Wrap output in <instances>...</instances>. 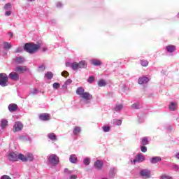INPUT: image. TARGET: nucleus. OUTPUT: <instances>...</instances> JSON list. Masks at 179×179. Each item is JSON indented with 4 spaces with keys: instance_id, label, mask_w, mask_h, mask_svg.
I'll use <instances>...</instances> for the list:
<instances>
[{
    "instance_id": "5701e85b",
    "label": "nucleus",
    "mask_w": 179,
    "mask_h": 179,
    "mask_svg": "<svg viewBox=\"0 0 179 179\" xmlns=\"http://www.w3.org/2000/svg\"><path fill=\"white\" fill-rule=\"evenodd\" d=\"M76 93L77 94H78V96H80L81 97L85 94V89H83V87H80L77 88Z\"/></svg>"
},
{
    "instance_id": "dca6fc26",
    "label": "nucleus",
    "mask_w": 179,
    "mask_h": 179,
    "mask_svg": "<svg viewBox=\"0 0 179 179\" xmlns=\"http://www.w3.org/2000/svg\"><path fill=\"white\" fill-rule=\"evenodd\" d=\"M9 78H10V79H11V80L17 81V80H19V74H17V73H16V72H11L9 74Z\"/></svg>"
},
{
    "instance_id": "6e6552de",
    "label": "nucleus",
    "mask_w": 179,
    "mask_h": 179,
    "mask_svg": "<svg viewBox=\"0 0 179 179\" xmlns=\"http://www.w3.org/2000/svg\"><path fill=\"white\" fill-rule=\"evenodd\" d=\"M142 162H145V156L142 154H138L136 159L131 161V163L135 164V163H142Z\"/></svg>"
},
{
    "instance_id": "7c9ffc66",
    "label": "nucleus",
    "mask_w": 179,
    "mask_h": 179,
    "mask_svg": "<svg viewBox=\"0 0 179 179\" xmlns=\"http://www.w3.org/2000/svg\"><path fill=\"white\" fill-rule=\"evenodd\" d=\"M106 85H107V83L104 80H100L98 83V86H99V87H103Z\"/></svg>"
},
{
    "instance_id": "f03ea898",
    "label": "nucleus",
    "mask_w": 179,
    "mask_h": 179,
    "mask_svg": "<svg viewBox=\"0 0 179 179\" xmlns=\"http://www.w3.org/2000/svg\"><path fill=\"white\" fill-rule=\"evenodd\" d=\"M81 97L83 99V100H81V103H83V106H86L87 107H90V106H92L90 100L93 99V96L90 94V93L84 92Z\"/></svg>"
},
{
    "instance_id": "37998d69",
    "label": "nucleus",
    "mask_w": 179,
    "mask_h": 179,
    "mask_svg": "<svg viewBox=\"0 0 179 179\" xmlns=\"http://www.w3.org/2000/svg\"><path fill=\"white\" fill-rule=\"evenodd\" d=\"M88 83H93L94 82V76H91L87 80Z\"/></svg>"
},
{
    "instance_id": "a18cd8bd",
    "label": "nucleus",
    "mask_w": 179,
    "mask_h": 179,
    "mask_svg": "<svg viewBox=\"0 0 179 179\" xmlns=\"http://www.w3.org/2000/svg\"><path fill=\"white\" fill-rule=\"evenodd\" d=\"M62 76H64V78H68L69 76V73L66 71H64L62 72Z\"/></svg>"
},
{
    "instance_id": "a211bd4d",
    "label": "nucleus",
    "mask_w": 179,
    "mask_h": 179,
    "mask_svg": "<svg viewBox=\"0 0 179 179\" xmlns=\"http://www.w3.org/2000/svg\"><path fill=\"white\" fill-rule=\"evenodd\" d=\"M39 118L41 121H50V114L43 113L40 115Z\"/></svg>"
},
{
    "instance_id": "4d7b16f0",
    "label": "nucleus",
    "mask_w": 179,
    "mask_h": 179,
    "mask_svg": "<svg viewBox=\"0 0 179 179\" xmlns=\"http://www.w3.org/2000/svg\"><path fill=\"white\" fill-rule=\"evenodd\" d=\"M62 87L63 89H67L68 88V85L64 83V84L62 86Z\"/></svg>"
},
{
    "instance_id": "a19ab883",
    "label": "nucleus",
    "mask_w": 179,
    "mask_h": 179,
    "mask_svg": "<svg viewBox=\"0 0 179 179\" xmlns=\"http://www.w3.org/2000/svg\"><path fill=\"white\" fill-rule=\"evenodd\" d=\"M102 129H103V132H110V126H103L102 127Z\"/></svg>"
},
{
    "instance_id": "4c0bfd02",
    "label": "nucleus",
    "mask_w": 179,
    "mask_h": 179,
    "mask_svg": "<svg viewBox=\"0 0 179 179\" xmlns=\"http://www.w3.org/2000/svg\"><path fill=\"white\" fill-rule=\"evenodd\" d=\"M141 65L142 66H148L149 65V62H148V60H141Z\"/></svg>"
},
{
    "instance_id": "680f3d73",
    "label": "nucleus",
    "mask_w": 179,
    "mask_h": 179,
    "mask_svg": "<svg viewBox=\"0 0 179 179\" xmlns=\"http://www.w3.org/2000/svg\"><path fill=\"white\" fill-rule=\"evenodd\" d=\"M10 37H13V34H10Z\"/></svg>"
},
{
    "instance_id": "b1692460",
    "label": "nucleus",
    "mask_w": 179,
    "mask_h": 179,
    "mask_svg": "<svg viewBox=\"0 0 179 179\" xmlns=\"http://www.w3.org/2000/svg\"><path fill=\"white\" fill-rule=\"evenodd\" d=\"M45 78H46V79H48V80H51V79L54 78V73H52V72L51 71H48L45 74Z\"/></svg>"
},
{
    "instance_id": "aec40b11",
    "label": "nucleus",
    "mask_w": 179,
    "mask_h": 179,
    "mask_svg": "<svg viewBox=\"0 0 179 179\" xmlns=\"http://www.w3.org/2000/svg\"><path fill=\"white\" fill-rule=\"evenodd\" d=\"M178 104L176 102H171L169 106L170 111H176L177 110Z\"/></svg>"
},
{
    "instance_id": "9b49d317",
    "label": "nucleus",
    "mask_w": 179,
    "mask_h": 179,
    "mask_svg": "<svg viewBox=\"0 0 179 179\" xmlns=\"http://www.w3.org/2000/svg\"><path fill=\"white\" fill-rule=\"evenodd\" d=\"M17 154L13 152H10L8 154V160H10V162H16L18 159Z\"/></svg>"
},
{
    "instance_id": "49530a36",
    "label": "nucleus",
    "mask_w": 179,
    "mask_h": 179,
    "mask_svg": "<svg viewBox=\"0 0 179 179\" xmlns=\"http://www.w3.org/2000/svg\"><path fill=\"white\" fill-rule=\"evenodd\" d=\"M23 50H24V48L23 47H19L16 49L15 52L19 53V52H22Z\"/></svg>"
},
{
    "instance_id": "e433bc0d",
    "label": "nucleus",
    "mask_w": 179,
    "mask_h": 179,
    "mask_svg": "<svg viewBox=\"0 0 179 179\" xmlns=\"http://www.w3.org/2000/svg\"><path fill=\"white\" fill-rule=\"evenodd\" d=\"M149 141L148 140V137H144L142 138V141H141V145H148Z\"/></svg>"
},
{
    "instance_id": "6ab92c4d",
    "label": "nucleus",
    "mask_w": 179,
    "mask_h": 179,
    "mask_svg": "<svg viewBox=\"0 0 179 179\" xmlns=\"http://www.w3.org/2000/svg\"><path fill=\"white\" fill-rule=\"evenodd\" d=\"M69 162L73 164H76V163H78V157H76V155L73 154L70 155Z\"/></svg>"
},
{
    "instance_id": "39448f33",
    "label": "nucleus",
    "mask_w": 179,
    "mask_h": 179,
    "mask_svg": "<svg viewBox=\"0 0 179 179\" xmlns=\"http://www.w3.org/2000/svg\"><path fill=\"white\" fill-rule=\"evenodd\" d=\"M8 79L9 78L6 73H0V86H1V87H6V86H8Z\"/></svg>"
},
{
    "instance_id": "423d86ee",
    "label": "nucleus",
    "mask_w": 179,
    "mask_h": 179,
    "mask_svg": "<svg viewBox=\"0 0 179 179\" xmlns=\"http://www.w3.org/2000/svg\"><path fill=\"white\" fill-rule=\"evenodd\" d=\"M48 162L52 166H57L58 163L59 162V158H58V156L56 155H51L48 157Z\"/></svg>"
},
{
    "instance_id": "bf43d9fd",
    "label": "nucleus",
    "mask_w": 179,
    "mask_h": 179,
    "mask_svg": "<svg viewBox=\"0 0 179 179\" xmlns=\"http://www.w3.org/2000/svg\"><path fill=\"white\" fill-rule=\"evenodd\" d=\"M55 20H51V23H55Z\"/></svg>"
},
{
    "instance_id": "de8ad7c7",
    "label": "nucleus",
    "mask_w": 179,
    "mask_h": 179,
    "mask_svg": "<svg viewBox=\"0 0 179 179\" xmlns=\"http://www.w3.org/2000/svg\"><path fill=\"white\" fill-rule=\"evenodd\" d=\"M10 3H6L5 6H4V9L6 10H8V9H10Z\"/></svg>"
},
{
    "instance_id": "4468645a",
    "label": "nucleus",
    "mask_w": 179,
    "mask_h": 179,
    "mask_svg": "<svg viewBox=\"0 0 179 179\" xmlns=\"http://www.w3.org/2000/svg\"><path fill=\"white\" fill-rule=\"evenodd\" d=\"M8 108L10 113H15V111H17L18 107L16 103H10L8 105Z\"/></svg>"
},
{
    "instance_id": "3c124183",
    "label": "nucleus",
    "mask_w": 179,
    "mask_h": 179,
    "mask_svg": "<svg viewBox=\"0 0 179 179\" xmlns=\"http://www.w3.org/2000/svg\"><path fill=\"white\" fill-rule=\"evenodd\" d=\"M56 6H57V8H62L63 4H62V3H61V2H57V3H56Z\"/></svg>"
},
{
    "instance_id": "0eeeda50",
    "label": "nucleus",
    "mask_w": 179,
    "mask_h": 179,
    "mask_svg": "<svg viewBox=\"0 0 179 179\" xmlns=\"http://www.w3.org/2000/svg\"><path fill=\"white\" fill-rule=\"evenodd\" d=\"M23 129V124L21 122H15L13 126V131L19 132Z\"/></svg>"
},
{
    "instance_id": "79ce46f5",
    "label": "nucleus",
    "mask_w": 179,
    "mask_h": 179,
    "mask_svg": "<svg viewBox=\"0 0 179 179\" xmlns=\"http://www.w3.org/2000/svg\"><path fill=\"white\" fill-rule=\"evenodd\" d=\"M171 169L173 170H175V171H178L179 166L176 164H173L172 166H171Z\"/></svg>"
},
{
    "instance_id": "f704fd0d",
    "label": "nucleus",
    "mask_w": 179,
    "mask_h": 179,
    "mask_svg": "<svg viewBox=\"0 0 179 179\" xmlns=\"http://www.w3.org/2000/svg\"><path fill=\"white\" fill-rule=\"evenodd\" d=\"M59 87H61V84H59V83H53V89H55V90H58Z\"/></svg>"
},
{
    "instance_id": "09e8293b",
    "label": "nucleus",
    "mask_w": 179,
    "mask_h": 179,
    "mask_svg": "<svg viewBox=\"0 0 179 179\" xmlns=\"http://www.w3.org/2000/svg\"><path fill=\"white\" fill-rule=\"evenodd\" d=\"M64 83H65L67 86H69V85H71V83H72V80L68 79Z\"/></svg>"
},
{
    "instance_id": "bb28decb",
    "label": "nucleus",
    "mask_w": 179,
    "mask_h": 179,
    "mask_svg": "<svg viewBox=\"0 0 179 179\" xmlns=\"http://www.w3.org/2000/svg\"><path fill=\"white\" fill-rule=\"evenodd\" d=\"M113 125H117V127H120L121 125V124H122V120L114 119L113 120Z\"/></svg>"
},
{
    "instance_id": "f3484780",
    "label": "nucleus",
    "mask_w": 179,
    "mask_h": 179,
    "mask_svg": "<svg viewBox=\"0 0 179 179\" xmlns=\"http://www.w3.org/2000/svg\"><path fill=\"white\" fill-rule=\"evenodd\" d=\"M166 52L169 54H172V52H174L176 51V46L173 45H169L166 46Z\"/></svg>"
},
{
    "instance_id": "5fc2aeb1",
    "label": "nucleus",
    "mask_w": 179,
    "mask_h": 179,
    "mask_svg": "<svg viewBox=\"0 0 179 179\" xmlns=\"http://www.w3.org/2000/svg\"><path fill=\"white\" fill-rule=\"evenodd\" d=\"M66 66H67V67H69V66H70V68H72V63H71V62H66Z\"/></svg>"
},
{
    "instance_id": "4be33fe9",
    "label": "nucleus",
    "mask_w": 179,
    "mask_h": 179,
    "mask_svg": "<svg viewBox=\"0 0 179 179\" xmlns=\"http://www.w3.org/2000/svg\"><path fill=\"white\" fill-rule=\"evenodd\" d=\"M82 132V128L80 127H76L73 129V134L75 135V136H78L79 134Z\"/></svg>"
},
{
    "instance_id": "2f4dec72",
    "label": "nucleus",
    "mask_w": 179,
    "mask_h": 179,
    "mask_svg": "<svg viewBox=\"0 0 179 179\" xmlns=\"http://www.w3.org/2000/svg\"><path fill=\"white\" fill-rule=\"evenodd\" d=\"M91 160L90 157H85L83 159V164H85V166H89V164H90Z\"/></svg>"
},
{
    "instance_id": "e2e57ef3",
    "label": "nucleus",
    "mask_w": 179,
    "mask_h": 179,
    "mask_svg": "<svg viewBox=\"0 0 179 179\" xmlns=\"http://www.w3.org/2000/svg\"><path fill=\"white\" fill-rule=\"evenodd\" d=\"M47 50L46 48H43V51H45Z\"/></svg>"
},
{
    "instance_id": "c85d7f7f",
    "label": "nucleus",
    "mask_w": 179,
    "mask_h": 179,
    "mask_svg": "<svg viewBox=\"0 0 179 179\" xmlns=\"http://www.w3.org/2000/svg\"><path fill=\"white\" fill-rule=\"evenodd\" d=\"M15 61V62H17V64H22V62H24V57H16Z\"/></svg>"
},
{
    "instance_id": "a878e982",
    "label": "nucleus",
    "mask_w": 179,
    "mask_h": 179,
    "mask_svg": "<svg viewBox=\"0 0 179 179\" xmlns=\"http://www.w3.org/2000/svg\"><path fill=\"white\" fill-rule=\"evenodd\" d=\"M7 127H8V120L5 119L1 120V129H4V128H6Z\"/></svg>"
},
{
    "instance_id": "ddd939ff",
    "label": "nucleus",
    "mask_w": 179,
    "mask_h": 179,
    "mask_svg": "<svg viewBox=\"0 0 179 179\" xmlns=\"http://www.w3.org/2000/svg\"><path fill=\"white\" fill-rule=\"evenodd\" d=\"M15 72H18V73H24V72H26L27 71V67L25 66H18L15 67Z\"/></svg>"
},
{
    "instance_id": "473e14b6",
    "label": "nucleus",
    "mask_w": 179,
    "mask_h": 179,
    "mask_svg": "<svg viewBox=\"0 0 179 179\" xmlns=\"http://www.w3.org/2000/svg\"><path fill=\"white\" fill-rule=\"evenodd\" d=\"M18 159L22 160V162H27V156H24L23 154H19Z\"/></svg>"
},
{
    "instance_id": "c756f323",
    "label": "nucleus",
    "mask_w": 179,
    "mask_h": 179,
    "mask_svg": "<svg viewBox=\"0 0 179 179\" xmlns=\"http://www.w3.org/2000/svg\"><path fill=\"white\" fill-rule=\"evenodd\" d=\"M48 137L49 138V139H50L51 141H56L57 140V136H55V134L54 133H50L48 135Z\"/></svg>"
},
{
    "instance_id": "20e7f679",
    "label": "nucleus",
    "mask_w": 179,
    "mask_h": 179,
    "mask_svg": "<svg viewBox=\"0 0 179 179\" xmlns=\"http://www.w3.org/2000/svg\"><path fill=\"white\" fill-rule=\"evenodd\" d=\"M139 176L143 179L151 178L152 171L148 169H141L139 172Z\"/></svg>"
},
{
    "instance_id": "1a4fd4ad",
    "label": "nucleus",
    "mask_w": 179,
    "mask_h": 179,
    "mask_svg": "<svg viewBox=\"0 0 179 179\" xmlns=\"http://www.w3.org/2000/svg\"><path fill=\"white\" fill-rule=\"evenodd\" d=\"M117 171H118L117 167H111L108 173L109 178H115V176H117Z\"/></svg>"
},
{
    "instance_id": "f8f14e48",
    "label": "nucleus",
    "mask_w": 179,
    "mask_h": 179,
    "mask_svg": "<svg viewBox=\"0 0 179 179\" xmlns=\"http://www.w3.org/2000/svg\"><path fill=\"white\" fill-rule=\"evenodd\" d=\"M160 162H162V157L155 156L150 159L151 164H157V163H160Z\"/></svg>"
},
{
    "instance_id": "393cba45",
    "label": "nucleus",
    "mask_w": 179,
    "mask_h": 179,
    "mask_svg": "<svg viewBox=\"0 0 179 179\" xmlns=\"http://www.w3.org/2000/svg\"><path fill=\"white\" fill-rule=\"evenodd\" d=\"M124 108V106L121 103H118V104H116L114 110L115 111H116L117 113L121 111V110H122V108Z\"/></svg>"
},
{
    "instance_id": "412c9836",
    "label": "nucleus",
    "mask_w": 179,
    "mask_h": 179,
    "mask_svg": "<svg viewBox=\"0 0 179 179\" xmlns=\"http://www.w3.org/2000/svg\"><path fill=\"white\" fill-rule=\"evenodd\" d=\"M92 65H94V66H100L101 65V61L96 59H93L90 61Z\"/></svg>"
},
{
    "instance_id": "ea45409f",
    "label": "nucleus",
    "mask_w": 179,
    "mask_h": 179,
    "mask_svg": "<svg viewBox=\"0 0 179 179\" xmlns=\"http://www.w3.org/2000/svg\"><path fill=\"white\" fill-rule=\"evenodd\" d=\"M131 108H133L134 110H139L140 108L139 103H134L133 105H131Z\"/></svg>"
},
{
    "instance_id": "6e6d98bb",
    "label": "nucleus",
    "mask_w": 179,
    "mask_h": 179,
    "mask_svg": "<svg viewBox=\"0 0 179 179\" xmlns=\"http://www.w3.org/2000/svg\"><path fill=\"white\" fill-rule=\"evenodd\" d=\"M78 178V176L76 175H72L71 176L69 177V179H76Z\"/></svg>"
},
{
    "instance_id": "13d9d810",
    "label": "nucleus",
    "mask_w": 179,
    "mask_h": 179,
    "mask_svg": "<svg viewBox=\"0 0 179 179\" xmlns=\"http://www.w3.org/2000/svg\"><path fill=\"white\" fill-rule=\"evenodd\" d=\"M176 157L179 159V152L176 155Z\"/></svg>"
},
{
    "instance_id": "c9c22d12",
    "label": "nucleus",
    "mask_w": 179,
    "mask_h": 179,
    "mask_svg": "<svg viewBox=\"0 0 179 179\" xmlns=\"http://www.w3.org/2000/svg\"><path fill=\"white\" fill-rule=\"evenodd\" d=\"M40 92L41 91L37 89H34L30 91V94H33L34 96L36 94H38V93H40Z\"/></svg>"
},
{
    "instance_id": "58836bf2",
    "label": "nucleus",
    "mask_w": 179,
    "mask_h": 179,
    "mask_svg": "<svg viewBox=\"0 0 179 179\" xmlns=\"http://www.w3.org/2000/svg\"><path fill=\"white\" fill-rule=\"evenodd\" d=\"M38 72H44L45 71V66L44 64L40 65L38 69Z\"/></svg>"
},
{
    "instance_id": "2eb2a0df",
    "label": "nucleus",
    "mask_w": 179,
    "mask_h": 179,
    "mask_svg": "<svg viewBox=\"0 0 179 179\" xmlns=\"http://www.w3.org/2000/svg\"><path fill=\"white\" fill-rule=\"evenodd\" d=\"M149 82V78L146 76L140 77L138 78V84L139 85H145Z\"/></svg>"
},
{
    "instance_id": "603ef678",
    "label": "nucleus",
    "mask_w": 179,
    "mask_h": 179,
    "mask_svg": "<svg viewBox=\"0 0 179 179\" xmlns=\"http://www.w3.org/2000/svg\"><path fill=\"white\" fill-rule=\"evenodd\" d=\"M170 178H170V176H166V175L161 176V179H170Z\"/></svg>"
},
{
    "instance_id": "864d4df0",
    "label": "nucleus",
    "mask_w": 179,
    "mask_h": 179,
    "mask_svg": "<svg viewBox=\"0 0 179 179\" xmlns=\"http://www.w3.org/2000/svg\"><path fill=\"white\" fill-rule=\"evenodd\" d=\"M10 15H12V12L10 10L6 11L5 13L6 16H10Z\"/></svg>"
},
{
    "instance_id": "f257e3e1",
    "label": "nucleus",
    "mask_w": 179,
    "mask_h": 179,
    "mask_svg": "<svg viewBox=\"0 0 179 179\" xmlns=\"http://www.w3.org/2000/svg\"><path fill=\"white\" fill-rule=\"evenodd\" d=\"M40 47H41V44L27 43L24 46V50L29 54H34L39 50Z\"/></svg>"
},
{
    "instance_id": "cd10ccee",
    "label": "nucleus",
    "mask_w": 179,
    "mask_h": 179,
    "mask_svg": "<svg viewBox=\"0 0 179 179\" xmlns=\"http://www.w3.org/2000/svg\"><path fill=\"white\" fill-rule=\"evenodd\" d=\"M34 160V157L33 156V154L28 153L27 155V162H33Z\"/></svg>"
},
{
    "instance_id": "052dcab7",
    "label": "nucleus",
    "mask_w": 179,
    "mask_h": 179,
    "mask_svg": "<svg viewBox=\"0 0 179 179\" xmlns=\"http://www.w3.org/2000/svg\"><path fill=\"white\" fill-rule=\"evenodd\" d=\"M28 2H33L34 0H27Z\"/></svg>"
},
{
    "instance_id": "8fccbe9b",
    "label": "nucleus",
    "mask_w": 179,
    "mask_h": 179,
    "mask_svg": "<svg viewBox=\"0 0 179 179\" xmlns=\"http://www.w3.org/2000/svg\"><path fill=\"white\" fill-rule=\"evenodd\" d=\"M0 179H12L9 177V176L7 175H3V176L1 177Z\"/></svg>"
},
{
    "instance_id": "72a5a7b5",
    "label": "nucleus",
    "mask_w": 179,
    "mask_h": 179,
    "mask_svg": "<svg viewBox=\"0 0 179 179\" xmlns=\"http://www.w3.org/2000/svg\"><path fill=\"white\" fill-rule=\"evenodd\" d=\"M4 45V50H10V48H12V45L8 42H4L3 43Z\"/></svg>"
},
{
    "instance_id": "7ed1b4c3",
    "label": "nucleus",
    "mask_w": 179,
    "mask_h": 179,
    "mask_svg": "<svg viewBox=\"0 0 179 179\" xmlns=\"http://www.w3.org/2000/svg\"><path fill=\"white\" fill-rule=\"evenodd\" d=\"M87 68V62L85 60H82L80 62H73L71 69L73 71H78V69H86Z\"/></svg>"
},
{
    "instance_id": "9d476101",
    "label": "nucleus",
    "mask_w": 179,
    "mask_h": 179,
    "mask_svg": "<svg viewBox=\"0 0 179 179\" xmlns=\"http://www.w3.org/2000/svg\"><path fill=\"white\" fill-rule=\"evenodd\" d=\"M103 166H104V162H103V161L99 160V159L96 160L94 163V167L96 170H101V169H103Z\"/></svg>"
},
{
    "instance_id": "c03bdc74",
    "label": "nucleus",
    "mask_w": 179,
    "mask_h": 179,
    "mask_svg": "<svg viewBox=\"0 0 179 179\" xmlns=\"http://www.w3.org/2000/svg\"><path fill=\"white\" fill-rule=\"evenodd\" d=\"M141 150L143 152V153H146V152H148V148H146L145 145H142L141 146Z\"/></svg>"
}]
</instances>
